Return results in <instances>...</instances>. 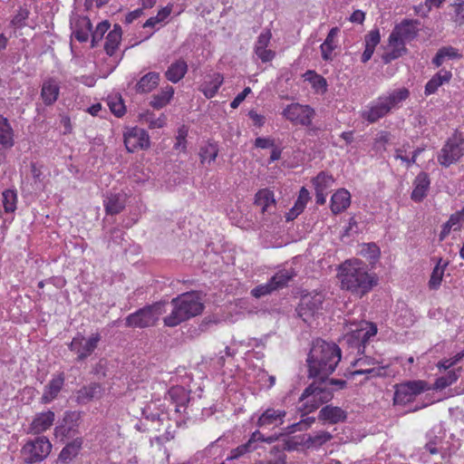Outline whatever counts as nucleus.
Masks as SVG:
<instances>
[{
  "instance_id": "f257e3e1",
  "label": "nucleus",
  "mask_w": 464,
  "mask_h": 464,
  "mask_svg": "<svg viewBox=\"0 0 464 464\" xmlns=\"http://www.w3.org/2000/svg\"><path fill=\"white\" fill-rule=\"evenodd\" d=\"M337 276L342 289L359 297L369 293L378 283L375 274L370 273L368 266L360 259H348L338 268Z\"/></svg>"
},
{
  "instance_id": "f03ea898",
  "label": "nucleus",
  "mask_w": 464,
  "mask_h": 464,
  "mask_svg": "<svg viewBox=\"0 0 464 464\" xmlns=\"http://www.w3.org/2000/svg\"><path fill=\"white\" fill-rule=\"evenodd\" d=\"M340 360L341 350L338 345L316 339L307 358L309 375L324 380L335 370Z\"/></svg>"
},
{
  "instance_id": "7ed1b4c3",
  "label": "nucleus",
  "mask_w": 464,
  "mask_h": 464,
  "mask_svg": "<svg viewBox=\"0 0 464 464\" xmlns=\"http://www.w3.org/2000/svg\"><path fill=\"white\" fill-rule=\"evenodd\" d=\"M173 309L169 315L164 318L165 325L174 327L180 323L194 317L203 310L199 295L195 292L185 293L171 300Z\"/></svg>"
},
{
  "instance_id": "20e7f679",
  "label": "nucleus",
  "mask_w": 464,
  "mask_h": 464,
  "mask_svg": "<svg viewBox=\"0 0 464 464\" xmlns=\"http://www.w3.org/2000/svg\"><path fill=\"white\" fill-rule=\"evenodd\" d=\"M409 94L408 89L400 88L378 97L362 111V119L370 123L377 121L392 110L398 109L402 102L409 97Z\"/></svg>"
},
{
  "instance_id": "39448f33",
  "label": "nucleus",
  "mask_w": 464,
  "mask_h": 464,
  "mask_svg": "<svg viewBox=\"0 0 464 464\" xmlns=\"http://www.w3.org/2000/svg\"><path fill=\"white\" fill-rule=\"evenodd\" d=\"M417 21L404 20L397 24L389 36L387 52L382 59L387 63L401 57L405 52V42L415 38L418 33Z\"/></svg>"
},
{
  "instance_id": "423d86ee",
  "label": "nucleus",
  "mask_w": 464,
  "mask_h": 464,
  "mask_svg": "<svg viewBox=\"0 0 464 464\" xmlns=\"http://www.w3.org/2000/svg\"><path fill=\"white\" fill-rule=\"evenodd\" d=\"M164 312L163 303H155L151 305H147L129 314L126 317L125 325L132 328L153 326Z\"/></svg>"
},
{
  "instance_id": "0eeeda50",
  "label": "nucleus",
  "mask_w": 464,
  "mask_h": 464,
  "mask_svg": "<svg viewBox=\"0 0 464 464\" xmlns=\"http://www.w3.org/2000/svg\"><path fill=\"white\" fill-rule=\"evenodd\" d=\"M333 398V391L326 383L314 382L303 392L300 400L305 413H309L319 408L323 403L328 402Z\"/></svg>"
},
{
  "instance_id": "6e6552de",
  "label": "nucleus",
  "mask_w": 464,
  "mask_h": 464,
  "mask_svg": "<svg viewBox=\"0 0 464 464\" xmlns=\"http://www.w3.org/2000/svg\"><path fill=\"white\" fill-rule=\"evenodd\" d=\"M52 450V443L44 437L28 440L21 450V456L25 464H34L45 459Z\"/></svg>"
},
{
  "instance_id": "1a4fd4ad",
  "label": "nucleus",
  "mask_w": 464,
  "mask_h": 464,
  "mask_svg": "<svg viewBox=\"0 0 464 464\" xmlns=\"http://www.w3.org/2000/svg\"><path fill=\"white\" fill-rule=\"evenodd\" d=\"M464 155V139L454 135L450 138L438 156L440 164L449 167Z\"/></svg>"
},
{
  "instance_id": "9d476101",
  "label": "nucleus",
  "mask_w": 464,
  "mask_h": 464,
  "mask_svg": "<svg viewBox=\"0 0 464 464\" xmlns=\"http://www.w3.org/2000/svg\"><path fill=\"white\" fill-rule=\"evenodd\" d=\"M426 390L427 383L423 381H414L396 385L393 403L395 405H405Z\"/></svg>"
},
{
  "instance_id": "9b49d317",
  "label": "nucleus",
  "mask_w": 464,
  "mask_h": 464,
  "mask_svg": "<svg viewBox=\"0 0 464 464\" xmlns=\"http://www.w3.org/2000/svg\"><path fill=\"white\" fill-rule=\"evenodd\" d=\"M295 276L294 270L283 269L278 271L267 283L259 285L251 290V295L260 298L272 291L284 287Z\"/></svg>"
},
{
  "instance_id": "f8f14e48",
  "label": "nucleus",
  "mask_w": 464,
  "mask_h": 464,
  "mask_svg": "<svg viewBox=\"0 0 464 464\" xmlns=\"http://www.w3.org/2000/svg\"><path fill=\"white\" fill-rule=\"evenodd\" d=\"M383 364V359L381 355L372 358L370 356H362L357 359L354 366L357 368L352 372L353 375L365 374L366 378L374 376H382L385 373L387 365Z\"/></svg>"
},
{
  "instance_id": "ddd939ff",
  "label": "nucleus",
  "mask_w": 464,
  "mask_h": 464,
  "mask_svg": "<svg viewBox=\"0 0 464 464\" xmlns=\"http://www.w3.org/2000/svg\"><path fill=\"white\" fill-rule=\"evenodd\" d=\"M282 114L294 124L309 126L313 121L315 112L309 105L291 103L284 109Z\"/></svg>"
},
{
  "instance_id": "4468645a",
  "label": "nucleus",
  "mask_w": 464,
  "mask_h": 464,
  "mask_svg": "<svg viewBox=\"0 0 464 464\" xmlns=\"http://www.w3.org/2000/svg\"><path fill=\"white\" fill-rule=\"evenodd\" d=\"M100 340L101 335L98 333L92 334L87 339L82 334H78L70 343L69 349L77 353L79 361H82L93 353Z\"/></svg>"
},
{
  "instance_id": "2eb2a0df",
  "label": "nucleus",
  "mask_w": 464,
  "mask_h": 464,
  "mask_svg": "<svg viewBox=\"0 0 464 464\" xmlns=\"http://www.w3.org/2000/svg\"><path fill=\"white\" fill-rule=\"evenodd\" d=\"M354 326L355 328L351 329L345 338L349 343L357 347L364 345L371 337L377 334L376 325L369 322L362 321Z\"/></svg>"
},
{
  "instance_id": "dca6fc26",
  "label": "nucleus",
  "mask_w": 464,
  "mask_h": 464,
  "mask_svg": "<svg viewBox=\"0 0 464 464\" xmlns=\"http://www.w3.org/2000/svg\"><path fill=\"white\" fill-rule=\"evenodd\" d=\"M124 143L130 152L146 150L150 145V136L145 130L133 127L124 132Z\"/></svg>"
},
{
  "instance_id": "f3484780",
  "label": "nucleus",
  "mask_w": 464,
  "mask_h": 464,
  "mask_svg": "<svg viewBox=\"0 0 464 464\" xmlns=\"http://www.w3.org/2000/svg\"><path fill=\"white\" fill-rule=\"evenodd\" d=\"M275 440L273 437L266 438L259 430L254 431L247 442L239 445L236 449H233L230 451V454L227 456V460L237 459L246 454L252 452L257 449V442L265 441L267 443L273 442Z\"/></svg>"
},
{
  "instance_id": "a211bd4d",
  "label": "nucleus",
  "mask_w": 464,
  "mask_h": 464,
  "mask_svg": "<svg viewBox=\"0 0 464 464\" xmlns=\"http://www.w3.org/2000/svg\"><path fill=\"white\" fill-rule=\"evenodd\" d=\"M285 415V411L268 408L258 417L256 426L264 429L277 427L284 423Z\"/></svg>"
},
{
  "instance_id": "6ab92c4d",
  "label": "nucleus",
  "mask_w": 464,
  "mask_h": 464,
  "mask_svg": "<svg viewBox=\"0 0 464 464\" xmlns=\"http://www.w3.org/2000/svg\"><path fill=\"white\" fill-rule=\"evenodd\" d=\"M271 37L272 34L270 30H266L259 34L255 44V53L263 63L270 62L276 56V53L268 49Z\"/></svg>"
},
{
  "instance_id": "aec40b11",
  "label": "nucleus",
  "mask_w": 464,
  "mask_h": 464,
  "mask_svg": "<svg viewBox=\"0 0 464 464\" xmlns=\"http://www.w3.org/2000/svg\"><path fill=\"white\" fill-rule=\"evenodd\" d=\"M54 418V412L52 411L37 413L29 426L28 433L40 434L47 430L53 426Z\"/></svg>"
},
{
  "instance_id": "412c9836",
  "label": "nucleus",
  "mask_w": 464,
  "mask_h": 464,
  "mask_svg": "<svg viewBox=\"0 0 464 464\" xmlns=\"http://www.w3.org/2000/svg\"><path fill=\"white\" fill-rule=\"evenodd\" d=\"M255 204L260 208L262 214L272 215L276 211V199L274 193L267 189H260L255 197Z\"/></svg>"
},
{
  "instance_id": "4be33fe9",
  "label": "nucleus",
  "mask_w": 464,
  "mask_h": 464,
  "mask_svg": "<svg viewBox=\"0 0 464 464\" xmlns=\"http://www.w3.org/2000/svg\"><path fill=\"white\" fill-rule=\"evenodd\" d=\"M64 384V375L63 373H59L57 375L53 376L50 382L44 387L43 396L41 398V401L44 404L50 403L53 401L61 392L63 386Z\"/></svg>"
},
{
  "instance_id": "5701e85b",
  "label": "nucleus",
  "mask_w": 464,
  "mask_h": 464,
  "mask_svg": "<svg viewBox=\"0 0 464 464\" xmlns=\"http://www.w3.org/2000/svg\"><path fill=\"white\" fill-rule=\"evenodd\" d=\"M60 93V83L54 78H48L44 81L41 89V98L45 105L53 104Z\"/></svg>"
},
{
  "instance_id": "b1692460",
  "label": "nucleus",
  "mask_w": 464,
  "mask_h": 464,
  "mask_svg": "<svg viewBox=\"0 0 464 464\" xmlns=\"http://www.w3.org/2000/svg\"><path fill=\"white\" fill-rule=\"evenodd\" d=\"M127 201L124 192L111 193L103 200V206L108 215H117L123 210Z\"/></svg>"
},
{
  "instance_id": "393cba45",
  "label": "nucleus",
  "mask_w": 464,
  "mask_h": 464,
  "mask_svg": "<svg viewBox=\"0 0 464 464\" xmlns=\"http://www.w3.org/2000/svg\"><path fill=\"white\" fill-rule=\"evenodd\" d=\"M223 81L224 78L222 74L218 72L208 74L201 83L199 90L203 92L206 98H213L217 94L219 87L222 85Z\"/></svg>"
},
{
  "instance_id": "a878e982",
  "label": "nucleus",
  "mask_w": 464,
  "mask_h": 464,
  "mask_svg": "<svg viewBox=\"0 0 464 464\" xmlns=\"http://www.w3.org/2000/svg\"><path fill=\"white\" fill-rule=\"evenodd\" d=\"M322 301L320 296H315L312 299L304 297L302 299L297 308L298 315L303 318L304 322H308L315 312L319 310Z\"/></svg>"
},
{
  "instance_id": "bb28decb",
  "label": "nucleus",
  "mask_w": 464,
  "mask_h": 464,
  "mask_svg": "<svg viewBox=\"0 0 464 464\" xmlns=\"http://www.w3.org/2000/svg\"><path fill=\"white\" fill-rule=\"evenodd\" d=\"M430 185V180L427 173L420 172L418 174L413 182L411 199L416 202L421 201L427 196Z\"/></svg>"
},
{
  "instance_id": "cd10ccee",
  "label": "nucleus",
  "mask_w": 464,
  "mask_h": 464,
  "mask_svg": "<svg viewBox=\"0 0 464 464\" xmlns=\"http://www.w3.org/2000/svg\"><path fill=\"white\" fill-rule=\"evenodd\" d=\"M339 33V28L334 27L332 28L324 43L320 45L322 58L326 62L333 61L334 58V51L337 48L338 43L336 40L337 34Z\"/></svg>"
},
{
  "instance_id": "c85d7f7f",
  "label": "nucleus",
  "mask_w": 464,
  "mask_h": 464,
  "mask_svg": "<svg viewBox=\"0 0 464 464\" xmlns=\"http://www.w3.org/2000/svg\"><path fill=\"white\" fill-rule=\"evenodd\" d=\"M346 412L343 409L332 405L324 406L321 409L318 414L319 420L331 424L343 421L346 419Z\"/></svg>"
},
{
  "instance_id": "c756f323",
  "label": "nucleus",
  "mask_w": 464,
  "mask_h": 464,
  "mask_svg": "<svg viewBox=\"0 0 464 464\" xmlns=\"http://www.w3.org/2000/svg\"><path fill=\"white\" fill-rule=\"evenodd\" d=\"M351 203V195L348 190L341 188L331 198V210L334 214L344 211Z\"/></svg>"
},
{
  "instance_id": "7c9ffc66",
  "label": "nucleus",
  "mask_w": 464,
  "mask_h": 464,
  "mask_svg": "<svg viewBox=\"0 0 464 464\" xmlns=\"http://www.w3.org/2000/svg\"><path fill=\"white\" fill-rule=\"evenodd\" d=\"M464 222V208L452 214L449 220L443 225L440 233V240H444L451 231H458L460 229Z\"/></svg>"
},
{
  "instance_id": "2f4dec72",
  "label": "nucleus",
  "mask_w": 464,
  "mask_h": 464,
  "mask_svg": "<svg viewBox=\"0 0 464 464\" xmlns=\"http://www.w3.org/2000/svg\"><path fill=\"white\" fill-rule=\"evenodd\" d=\"M172 402L175 404V411L182 412L189 401V394L186 389L181 386L172 387L169 392Z\"/></svg>"
},
{
  "instance_id": "473e14b6",
  "label": "nucleus",
  "mask_w": 464,
  "mask_h": 464,
  "mask_svg": "<svg viewBox=\"0 0 464 464\" xmlns=\"http://www.w3.org/2000/svg\"><path fill=\"white\" fill-rule=\"evenodd\" d=\"M187 71V63L184 60L179 59L169 65L165 72V76L169 82L177 83L185 76Z\"/></svg>"
},
{
  "instance_id": "72a5a7b5",
  "label": "nucleus",
  "mask_w": 464,
  "mask_h": 464,
  "mask_svg": "<svg viewBox=\"0 0 464 464\" xmlns=\"http://www.w3.org/2000/svg\"><path fill=\"white\" fill-rule=\"evenodd\" d=\"M82 445L81 438L74 439L72 442L68 443L60 452L58 460L63 463L71 462L79 454Z\"/></svg>"
},
{
  "instance_id": "f704fd0d",
  "label": "nucleus",
  "mask_w": 464,
  "mask_h": 464,
  "mask_svg": "<svg viewBox=\"0 0 464 464\" xmlns=\"http://www.w3.org/2000/svg\"><path fill=\"white\" fill-rule=\"evenodd\" d=\"M448 266H449L448 261H445L442 258H440L438 260L436 266H434V268L431 272L430 278L428 283L430 289L437 290L440 288L442 279H443V276H444V274H445V270Z\"/></svg>"
},
{
  "instance_id": "c9c22d12",
  "label": "nucleus",
  "mask_w": 464,
  "mask_h": 464,
  "mask_svg": "<svg viewBox=\"0 0 464 464\" xmlns=\"http://www.w3.org/2000/svg\"><path fill=\"white\" fill-rule=\"evenodd\" d=\"M74 414L72 412H65L64 417L61 424L55 427L54 435L56 438L63 440L64 438L70 437L74 432L73 423Z\"/></svg>"
},
{
  "instance_id": "e433bc0d",
  "label": "nucleus",
  "mask_w": 464,
  "mask_h": 464,
  "mask_svg": "<svg viewBox=\"0 0 464 464\" xmlns=\"http://www.w3.org/2000/svg\"><path fill=\"white\" fill-rule=\"evenodd\" d=\"M159 82L160 74L158 72H148L136 84V91L140 93L150 92L159 85Z\"/></svg>"
},
{
  "instance_id": "4c0bfd02",
  "label": "nucleus",
  "mask_w": 464,
  "mask_h": 464,
  "mask_svg": "<svg viewBox=\"0 0 464 464\" xmlns=\"http://www.w3.org/2000/svg\"><path fill=\"white\" fill-rule=\"evenodd\" d=\"M451 72L446 70H440L426 84L425 93L427 95L434 93L440 86L450 82Z\"/></svg>"
},
{
  "instance_id": "58836bf2",
  "label": "nucleus",
  "mask_w": 464,
  "mask_h": 464,
  "mask_svg": "<svg viewBox=\"0 0 464 464\" xmlns=\"http://www.w3.org/2000/svg\"><path fill=\"white\" fill-rule=\"evenodd\" d=\"M310 199V193L305 188H302L299 191V195L297 200L295 203V206L289 210L286 215L287 220H293L300 213L303 212L306 204Z\"/></svg>"
},
{
  "instance_id": "ea45409f",
  "label": "nucleus",
  "mask_w": 464,
  "mask_h": 464,
  "mask_svg": "<svg viewBox=\"0 0 464 464\" xmlns=\"http://www.w3.org/2000/svg\"><path fill=\"white\" fill-rule=\"evenodd\" d=\"M121 40V28L115 24L114 28L106 36L104 49L109 55H112Z\"/></svg>"
},
{
  "instance_id": "a19ab883",
  "label": "nucleus",
  "mask_w": 464,
  "mask_h": 464,
  "mask_svg": "<svg viewBox=\"0 0 464 464\" xmlns=\"http://www.w3.org/2000/svg\"><path fill=\"white\" fill-rule=\"evenodd\" d=\"M0 144L5 148L14 145L13 130L6 118L0 116Z\"/></svg>"
},
{
  "instance_id": "79ce46f5",
  "label": "nucleus",
  "mask_w": 464,
  "mask_h": 464,
  "mask_svg": "<svg viewBox=\"0 0 464 464\" xmlns=\"http://www.w3.org/2000/svg\"><path fill=\"white\" fill-rule=\"evenodd\" d=\"M334 179L332 175L325 172H320L315 178L313 179V184L315 190L327 193L334 186Z\"/></svg>"
},
{
  "instance_id": "37998d69",
  "label": "nucleus",
  "mask_w": 464,
  "mask_h": 464,
  "mask_svg": "<svg viewBox=\"0 0 464 464\" xmlns=\"http://www.w3.org/2000/svg\"><path fill=\"white\" fill-rule=\"evenodd\" d=\"M173 94V87L166 86L160 93L152 97L150 105L155 109H161L170 102Z\"/></svg>"
},
{
  "instance_id": "c03bdc74",
  "label": "nucleus",
  "mask_w": 464,
  "mask_h": 464,
  "mask_svg": "<svg viewBox=\"0 0 464 464\" xmlns=\"http://www.w3.org/2000/svg\"><path fill=\"white\" fill-rule=\"evenodd\" d=\"M101 392V386L96 383H92L89 386L82 388L78 392L77 400L81 403H86L95 398L100 397Z\"/></svg>"
},
{
  "instance_id": "a18cd8bd",
  "label": "nucleus",
  "mask_w": 464,
  "mask_h": 464,
  "mask_svg": "<svg viewBox=\"0 0 464 464\" xmlns=\"http://www.w3.org/2000/svg\"><path fill=\"white\" fill-rule=\"evenodd\" d=\"M333 438L328 431L321 430L314 434H306L307 448H319Z\"/></svg>"
},
{
  "instance_id": "49530a36",
  "label": "nucleus",
  "mask_w": 464,
  "mask_h": 464,
  "mask_svg": "<svg viewBox=\"0 0 464 464\" xmlns=\"http://www.w3.org/2000/svg\"><path fill=\"white\" fill-rule=\"evenodd\" d=\"M92 32V23L87 17H82L78 21L77 27L73 31L75 38L79 42H86Z\"/></svg>"
},
{
  "instance_id": "de8ad7c7",
  "label": "nucleus",
  "mask_w": 464,
  "mask_h": 464,
  "mask_svg": "<svg viewBox=\"0 0 464 464\" xmlns=\"http://www.w3.org/2000/svg\"><path fill=\"white\" fill-rule=\"evenodd\" d=\"M218 154V148L214 143H207L202 146L199 151L201 164H210L215 161Z\"/></svg>"
},
{
  "instance_id": "09e8293b",
  "label": "nucleus",
  "mask_w": 464,
  "mask_h": 464,
  "mask_svg": "<svg viewBox=\"0 0 464 464\" xmlns=\"http://www.w3.org/2000/svg\"><path fill=\"white\" fill-rule=\"evenodd\" d=\"M460 55L458 53V51L451 47H442L440 48L438 53H436L435 57L432 60V63L437 66H440L445 60L447 59H456L459 58Z\"/></svg>"
},
{
  "instance_id": "8fccbe9b",
  "label": "nucleus",
  "mask_w": 464,
  "mask_h": 464,
  "mask_svg": "<svg viewBox=\"0 0 464 464\" xmlns=\"http://www.w3.org/2000/svg\"><path fill=\"white\" fill-rule=\"evenodd\" d=\"M3 206L6 213H13L16 209L17 193L14 189H6L2 193Z\"/></svg>"
},
{
  "instance_id": "3c124183",
  "label": "nucleus",
  "mask_w": 464,
  "mask_h": 464,
  "mask_svg": "<svg viewBox=\"0 0 464 464\" xmlns=\"http://www.w3.org/2000/svg\"><path fill=\"white\" fill-rule=\"evenodd\" d=\"M305 80L310 82L313 88L315 89L316 92H324L326 91L327 83L326 80L314 72V71H308L304 74Z\"/></svg>"
},
{
  "instance_id": "603ef678",
  "label": "nucleus",
  "mask_w": 464,
  "mask_h": 464,
  "mask_svg": "<svg viewBox=\"0 0 464 464\" xmlns=\"http://www.w3.org/2000/svg\"><path fill=\"white\" fill-rule=\"evenodd\" d=\"M107 104L111 111L117 117H121L126 111L125 105L121 97L118 94L111 95L108 97Z\"/></svg>"
},
{
  "instance_id": "864d4df0",
  "label": "nucleus",
  "mask_w": 464,
  "mask_h": 464,
  "mask_svg": "<svg viewBox=\"0 0 464 464\" xmlns=\"http://www.w3.org/2000/svg\"><path fill=\"white\" fill-rule=\"evenodd\" d=\"M452 21L459 26L464 25V0H455L451 5Z\"/></svg>"
},
{
  "instance_id": "5fc2aeb1",
  "label": "nucleus",
  "mask_w": 464,
  "mask_h": 464,
  "mask_svg": "<svg viewBox=\"0 0 464 464\" xmlns=\"http://www.w3.org/2000/svg\"><path fill=\"white\" fill-rule=\"evenodd\" d=\"M458 378L459 373L456 371H450L445 376L440 377L436 380L434 387L436 390H443L453 384Z\"/></svg>"
},
{
  "instance_id": "6e6d98bb",
  "label": "nucleus",
  "mask_w": 464,
  "mask_h": 464,
  "mask_svg": "<svg viewBox=\"0 0 464 464\" xmlns=\"http://www.w3.org/2000/svg\"><path fill=\"white\" fill-rule=\"evenodd\" d=\"M304 438H306V434L288 438L285 442V449L287 450H297L299 446L307 448V441Z\"/></svg>"
},
{
  "instance_id": "4d7b16f0",
  "label": "nucleus",
  "mask_w": 464,
  "mask_h": 464,
  "mask_svg": "<svg viewBox=\"0 0 464 464\" xmlns=\"http://www.w3.org/2000/svg\"><path fill=\"white\" fill-rule=\"evenodd\" d=\"M361 254L366 258L375 260L380 256V249L374 243L364 244L362 246Z\"/></svg>"
},
{
  "instance_id": "13d9d810",
  "label": "nucleus",
  "mask_w": 464,
  "mask_h": 464,
  "mask_svg": "<svg viewBox=\"0 0 464 464\" xmlns=\"http://www.w3.org/2000/svg\"><path fill=\"white\" fill-rule=\"evenodd\" d=\"M286 455L284 451L276 450L271 452L268 459L255 464H285Z\"/></svg>"
},
{
  "instance_id": "bf43d9fd",
  "label": "nucleus",
  "mask_w": 464,
  "mask_h": 464,
  "mask_svg": "<svg viewBox=\"0 0 464 464\" xmlns=\"http://www.w3.org/2000/svg\"><path fill=\"white\" fill-rule=\"evenodd\" d=\"M110 24L107 21H102L98 24L96 29L92 32V46L99 41H101L104 35V34L109 30Z\"/></svg>"
},
{
  "instance_id": "052dcab7",
  "label": "nucleus",
  "mask_w": 464,
  "mask_h": 464,
  "mask_svg": "<svg viewBox=\"0 0 464 464\" xmlns=\"http://www.w3.org/2000/svg\"><path fill=\"white\" fill-rule=\"evenodd\" d=\"M464 357V350L458 353L456 355L450 359H445L438 362V368L440 370H447L451 366L458 363Z\"/></svg>"
},
{
  "instance_id": "680f3d73",
  "label": "nucleus",
  "mask_w": 464,
  "mask_h": 464,
  "mask_svg": "<svg viewBox=\"0 0 464 464\" xmlns=\"http://www.w3.org/2000/svg\"><path fill=\"white\" fill-rule=\"evenodd\" d=\"M381 36L379 30H372L365 36V45L375 49L376 45L380 43Z\"/></svg>"
},
{
  "instance_id": "e2e57ef3",
  "label": "nucleus",
  "mask_w": 464,
  "mask_h": 464,
  "mask_svg": "<svg viewBox=\"0 0 464 464\" xmlns=\"http://www.w3.org/2000/svg\"><path fill=\"white\" fill-rule=\"evenodd\" d=\"M186 136L187 130L184 129H180L179 130L178 136L176 137V142L174 144V149L180 151L186 150Z\"/></svg>"
},
{
  "instance_id": "0e129e2a",
  "label": "nucleus",
  "mask_w": 464,
  "mask_h": 464,
  "mask_svg": "<svg viewBox=\"0 0 464 464\" xmlns=\"http://www.w3.org/2000/svg\"><path fill=\"white\" fill-rule=\"evenodd\" d=\"M314 421V418H307V419L302 420L299 422L292 424L287 429L289 430V432H294L295 430H306L312 425V423Z\"/></svg>"
},
{
  "instance_id": "69168bd1",
  "label": "nucleus",
  "mask_w": 464,
  "mask_h": 464,
  "mask_svg": "<svg viewBox=\"0 0 464 464\" xmlns=\"http://www.w3.org/2000/svg\"><path fill=\"white\" fill-rule=\"evenodd\" d=\"M146 122L148 123L150 129H160L164 127V125L166 124V119L164 116L159 118L149 116L146 119Z\"/></svg>"
},
{
  "instance_id": "338daca9",
  "label": "nucleus",
  "mask_w": 464,
  "mask_h": 464,
  "mask_svg": "<svg viewBox=\"0 0 464 464\" xmlns=\"http://www.w3.org/2000/svg\"><path fill=\"white\" fill-rule=\"evenodd\" d=\"M250 92H251V89L249 87H246L243 90V92L238 93L235 97V99L231 102V103H230L231 108H233V109L237 108L241 104V102L246 99L247 94H249Z\"/></svg>"
},
{
  "instance_id": "774afa93",
  "label": "nucleus",
  "mask_w": 464,
  "mask_h": 464,
  "mask_svg": "<svg viewBox=\"0 0 464 464\" xmlns=\"http://www.w3.org/2000/svg\"><path fill=\"white\" fill-rule=\"evenodd\" d=\"M26 18L27 13L25 11L21 10L17 14L14 16L11 23L14 26L21 27L24 24Z\"/></svg>"
}]
</instances>
